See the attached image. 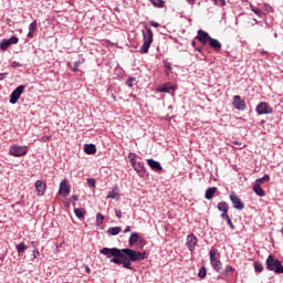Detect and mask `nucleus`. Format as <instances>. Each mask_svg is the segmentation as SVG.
Returning a JSON list of instances; mask_svg holds the SVG:
<instances>
[{
	"mask_svg": "<svg viewBox=\"0 0 283 283\" xmlns=\"http://www.w3.org/2000/svg\"><path fill=\"white\" fill-rule=\"evenodd\" d=\"M0 48L3 51L8 50V48H10V41L8 39L2 40L0 43Z\"/></svg>",
	"mask_w": 283,
	"mask_h": 283,
	"instance_id": "30",
	"label": "nucleus"
},
{
	"mask_svg": "<svg viewBox=\"0 0 283 283\" xmlns=\"http://www.w3.org/2000/svg\"><path fill=\"white\" fill-rule=\"evenodd\" d=\"M211 265L214 269V271H217L218 273L222 271V262L220 260L212 261Z\"/></svg>",
	"mask_w": 283,
	"mask_h": 283,
	"instance_id": "25",
	"label": "nucleus"
},
{
	"mask_svg": "<svg viewBox=\"0 0 283 283\" xmlns=\"http://www.w3.org/2000/svg\"><path fill=\"white\" fill-rule=\"evenodd\" d=\"M254 270L256 273H262V271H264V265H262V263H260V262H255Z\"/></svg>",
	"mask_w": 283,
	"mask_h": 283,
	"instance_id": "32",
	"label": "nucleus"
},
{
	"mask_svg": "<svg viewBox=\"0 0 283 283\" xmlns=\"http://www.w3.org/2000/svg\"><path fill=\"white\" fill-rule=\"evenodd\" d=\"M216 191H218V188L216 187L208 188L205 195L206 200H212L213 196L216 195Z\"/></svg>",
	"mask_w": 283,
	"mask_h": 283,
	"instance_id": "19",
	"label": "nucleus"
},
{
	"mask_svg": "<svg viewBox=\"0 0 283 283\" xmlns=\"http://www.w3.org/2000/svg\"><path fill=\"white\" fill-rule=\"evenodd\" d=\"M138 240H139L138 232H133L129 238V247H134V244H136Z\"/></svg>",
	"mask_w": 283,
	"mask_h": 283,
	"instance_id": "24",
	"label": "nucleus"
},
{
	"mask_svg": "<svg viewBox=\"0 0 283 283\" xmlns=\"http://www.w3.org/2000/svg\"><path fill=\"white\" fill-rule=\"evenodd\" d=\"M221 218H222V220L227 221L231 217H229V212H223V213H221Z\"/></svg>",
	"mask_w": 283,
	"mask_h": 283,
	"instance_id": "46",
	"label": "nucleus"
},
{
	"mask_svg": "<svg viewBox=\"0 0 283 283\" xmlns=\"http://www.w3.org/2000/svg\"><path fill=\"white\" fill-rule=\"evenodd\" d=\"M39 25V23H36V20L33 21L30 25H29V30L31 32H34L36 30V27Z\"/></svg>",
	"mask_w": 283,
	"mask_h": 283,
	"instance_id": "40",
	"label": "nucleus"
},
{
	"mask_svg": "<svg viewBox=\"0 0 283 283\" xmlns=\"http://www.w3.org/2000/svg\"><path fill=\"white\" fill-rule=\"evenodd\" d=\"M197 52H202V48H198V49H197Z\"/></svg>",
	"mask_w": 283,
	"mask_h": 283,
	"instance_id": "61",
	"label": "nucleus"
},
{
	"mask_svg": "<svg viewBox=\"0 0 283 283\" xmlns=\"http://www.w3.org/2000/svg\"><path fill=\"white\" fill-rule=\"evenodd\" d=\"M266 269L268 271H273L274 273H283L282 262L275 259L273 255H269L266 259Z\"/></svg>",
	"mask_w": 283,
	"mask_h": 283,
	"instance_id": "3",
	"label": "nucleus"
},
{
	"mask_svg": "<svg viewBox=\"0 0 283 283\" xmlns=\"http://www.w3.org/2000/svg\"><path fill=\"white\" fill-rule=\"evenodd\" d=\"M28 36H29L30 39H32V36H34V31H30V30H29Z\"/></svg>",
	"mask_w": 283,
	"mask_h": 283,
	"instance_id": "53",
	"label": "nucleus"
},
{
	"mask_svg": "<svg viewBox=\"0 0 283 283\" xmlns=\"http://www.w3.org/2000/svg\"><path fill=\"white\" fill-rule=\"evenodd\" d=\"M84 151H85V154H88L90 156L96 154V145L85 144L84 145Z\"/></svg>",
	"mask_w": 283,
	"mask_h": 283,
	"instance_id": "18",
	"label": "nucleus"
},
{
	"mask_svg": "<svg viewBox=\"0 0 283 283\" xmlns=\"http://www.w3.org/2000/svg\"><path fill=\"white\" fill-rule=\"evenodd\" d=\"M271 180V177L269 175H264L262 178H259L255 180V185H263L264 182H269Z\"/></svg>",
	"mask_w": 283,
	"mask_h": 283,
	"instance_id": "26",
	"label": "nucleus"
},
{
	"mask_svg": "<svg viewBox=\"0 0 283 283\" xmlns=\"http://www.w3.org/2000/svg\"><path fill=\"white\" fill-rule=\"evenodd\" d=\"M72 200H73V202H76V200H78V197L76 195H73Z\"/></svg>",
	"mask_w": 283,
	"mask_h": 283,
	"instance_id": "54",
	"label": "nucleus"
},
{
	"mask_svg": "<svg viewBox=\"0 0 283 283\" xmlns=\"http://www.w3.org/2000/svg\"><path fill=\"white\" fill-rule=\"evenodd\" d=\"M9 154L15 158H21V156H25V154H28V146L13 145L10 147Z\"/></svg>",
	"mask_w": 283,
	"mask_h": 283,
	"instance_id": "5",
	"label": "nucleus"
},
{
	"mask_svg": "<svg viewBox=\"0 0 283 283\" xmlns=\"http://www.w3.org/2000/svg\"><path fill=\"white\" fill-rule=\"evenodd\" d=\"M227 224L230 227V229H235V226H233V221H231V218L227 220Z\"/></svg>",
	"mask_w": 283,
	"mask_h": 283,
	"instance_id": "45",
	"label": "nucleus"
},
{
	"mask_svg": "<svg viewBox=\"0 0 283 283\" xmlns=\"http://www.w3.org/2000/svg\"><path fill=\"white\" fill-rule=\"evenodd\" d=\"M12 66H13V67H19V62H13V63H12Z\"/></svg>",
	"mask_w": 283,
	"mask_h": 283,
	"instance_id": "57",
	"label": "nucleus"
},
{
	"mask_svg": "<svg viewBox=\"0 0 283 283\" xmlns=\"http://www.w3.org/2000/svg\"><path fill=\"white\" fill-rule=\"evenodd\" d=\"M147 165L153 169L154 171H160L163 169V166L160 165V161H156L154 159H147Z\"/></svg>",
	"mask_w": 283,
	"mask_h": 283,
	"instance_id": "15",
	"label": "nucleus"
},
{
	"mask_svg": "<svg viewBox=\"0 0 283 283\" xmlns=\"http://www.w3.org/2000/svg\"><path fill=\"white\" fill-rule=\"evenodd\" d=\"M82 63H85V60L75 62L73 72H78V67L81 66Z\"/></svg>",
	"mask_w": 283,
	"mask_h": 283,
	"instance_id": "38",
	"label": "nucleus"
},
{
	"mask_svg": "<svg viewBox=\"0 0 283 283\" xmlns=\"http://www.w3.org/2000/svg\"><path fill=\"white\" fill-rule=\"evenodd\" d=\"M217 209L222 211V213H229V203H227V201H221L217 205Z\"/></svg>",
	"mask_w": 283,
	"mask_h": 283,
	"instance_id": "20",
	"label": "nucleus"
},
{
	"mask_svg": "<svg viewBox=\"0 0 283 283\" xmlns=\"http://www.w3.org/2000/svg\"><path fill=\"white\" fill-rule=\"evenodd\" d=\"M232 273H235V269H233V266H231V265H227L224 271H223V274L224 275H232Z\"/></svg>",
	"mask_w": 283,
	"mask_h": 283,
	"instance_id": "31",
	"label": "nucleus"
},
{
	"mask_svg": "<svg viewBox=\"0 0 283 283\" xmlns=\"http://www.w3.org/2000/svg\"><path fill=\"white\" fill-rule=\"evenodd\" d=\"M6 76H8V73H0V81H3V78H6Z\"/></svg>",
	"mask_w": 283,
	"mask_h": 283,
	"instance_id": "51",
	"label": "nucleus"
},
{
	"mask_svg": "<svg viewBox=\"0 0 283 283\" xmlns=\"http://www.w3.org/2000/svg\"><path fill=\"white\" fill-rule=\"evenodd\" d=\"M39 255H41V253L39 252V250L34 249L33 250V258H34V260H36L39 258Z\"/></svg>",
	"mask_w": 283,
	"mask_h": 283,
	"instance_id": "47",
	"label": "nucleus"
},
{
	"mask_svg": "<svg viewBox=\"0 0 283 283\" xmlns=\"http://www.w3.org/2000/svg\"><path fill=\"white\" fill-rule=\"evenodd\" d=\"M171 90L176 91V87H174V85H171L170 83H165L157 88V92H171Z\"/></svg>",
	"mask_w": 283,
	"mask_h": 283,
	"instance_id": "17",
	"label": "nucleus"
},
{
	"mask_svg": "<svg viewBox=\"0 0 283 283\" xmlns=\"http://www.w3.org/2000/svg\"><path fill=\"white\" fill-rule=\"evenodd\" d=\"M198 277H200L201 280H205V277H207V269L206 268H201L199 270Z\"/></svg>",
	"mask_w": 283,
	"mask_h": 283,
	"instance_id": "35",
	"label": "nucleus"
},
{
	"mask_svg": "<svg viewBox=\"0 0 283 283\" xmlns=\"http://www.w3.org/2000/svg\"><path fill=\"white\" fill-rule=\"evenodd\" d=\"M253 191L254 193H256V196H260V198H264V190L262 189V187H260L259 184H254Z\"/></svg>",
	"mask_w": 283,
	"mask_h": 283,
	"instance_id": "21",
	"label": "nucleus"
},
{
	"mask_svg": "<svg viewBox=\"0 0 283 283\" xmlns=\"http://www.w3.org/2000/svg\"><path fill=\"white\" fill-rule=\"evenodd\" d=\"M74 213H75L76 218H78L80 220L85 218V209H83V208H75Z\"/></svg>",
	"mask_w": 283,
	"mask_h": 283,
	"instance_id": "23",
	"label": "nucleus"
},
{
	"mask_svg": "<svg viewBox=\"0 0 283 283\" xmlns=\"http://www.w3.org/2000/svg\"><path fill=\"white\" fill-rule=\"evenodd\" d=\"M130 164L137 174H143L145 171V164L143 161H136V159H132Z\"/></svg>",
	"mask_w": 283,
	"mask_h": 283,
	"instance_id": "13",
	"label": "nucleus"
},
{
	"mask_svg": "<svg viewBox=\"0 0 283 283\" xmlns=\"http://www.w3.org/2000/svg\"><path fill=\"white\" fill-rule=\"evenodd\" d=\"M122 266L129 271H134V268H132V261L128 258L126 260H122Z\"/></svg>",
	"mask_w": 283,
	"mask_h": 283,
	"instance_id": "27",
	"label": "nucleus"
},
{
	"mask_svg": "<svg viewBox=\"0 0 283 283\" xmlns=\"http://www.w3.org/2000/svg\"><path fill=\"white\" fill-rule=\"evenodd\" d=\"M255 112L260 115L273 114V107H271L266 102H261L256 106Z\"/></svg>",
	"mask_w": 283,
	"mask_h": 283,
	"instance_id": "8",
	"label": "nucleus"
},
{
	"mask_svg": "<svg viewBox=\"0 0 283 283\" xmlns=\"http://www.w3.org/2000/svg\"><path fill=\"white\" fill-rule=\"evenodd\" d=\"M214 3H218V0H214Z\"/></svg>",
	"mask_w": 283,
	"mask_h": 283,
	"instance_id": "63",
	"label": "nucleus"
},
{
	"mask_svg": "<svg viewBox=\"0 0 283 283\" xmlns=\"http://www.w3.org/2000/svg\"><path fill=\"white\" fill-rule=\"evenodd\" d=\"M197 41H199L200 43H202V45H207V43H209L211 36L203 31L202 29L198 30L197 32V36H196Z\"/></svg>",
	"mask_w": 283,
	"mask_h": 283,
	"instance_id": "10",
	"label": "nucleus"
},
{
	"mask_svg": "<svg viewBox=\"0 0 283 283\" xmlns=\"http://www.w3.org/2000/svg\"><path fill=\"white\" fill-rule=\"evenodd\" d=\"M122 260H127L128 258L130 262H142V260L147 259V253L136 251L129 248L122 249Z\"/></svg>",
	"mask_w": 283,
	"mask_h": 283,
	"instance_id": "1",
	"label": "nucleus"
},
{
	"mask_svg": "<svg viewBox=\"0 0 283 283\" xmlns=\"http://www.w3.org/2000/svg\"><path fill=\"white\" fill-rule=\"evenodd\" d=\"M86 273H91L90 266L85 265Z\"/></svg>",
	"mask_w": 283,
	"mask_h": 283,
	"instance_id": "58",
	"label": "nucleus"
},
{
	"mask_svg": "<svg viewBox=\"0 0 283 283\" xmlns=\"http://www.w3.org/2000/svg\"><path fill=\"white\" fill-rule=\"evenodd\" d=\"M164 65L167 70H171V63L169 62H164Z\"/></svg>",
	"mask_w": 283,
	"mask_h": 283,
	"instance_id": "50",
	"label": "nucleus"
},
{
	"mask_svg": "<svg viewBox=\"0 0 283 283\" xmlns=\"http://www.w3.org/2000/svg\"><path fill=\"white\" fill-rule=\"evenodd\" d=\"M132 231V227L127 226L126 229L124 230V233H129Z\"/></svg>",
	"mask_w": 283,
	"mask_h": 283,
	"instance_id": "52",
	"label": "nucleus"
},
{
	"mask_svg": "<svg viewBox=\"0 0 283 283\" xmlns=\"http://www.w3.org/2000/svg\"><path fill=\"white\" fill-rule=\"evenodd\" d=\"M210 48H212L213 50H216V52H220V50H222V43H220V41L210 38V40L208 41Z\"/></svg>",
	"mask_w": 283,
	"mask_h": 283,
	"instance_id": "16",
	"label": "nucleus"
},
{
	"mask_svg": "<svg viewBox=\"0 0 283 283\" xmlns=\"http://www.w3.org/2000/svg\"><path fill=\"white\" fill-rule=\"evenodd\" d=\"M99 253L108 259L120 258V260H123V250L118 248H103L102 250H99Z\"/></svg>",
	"mask_w": 283,
	"mask_h": 283,
	"instance_id": "4",
	"label": "nucleus"
},
{
	"mask_svg": "<svg viewBox=\"0 0 283 283\" xmlns=\"http://www.w3.org/2000/svg\"><path fill=\"white\" fill-rule=\"evenodd\" d=\"M65 207H70V203L65 202Z\"/></svg>",
	"mask_w": 283,
	"mask_h": 283,
	"instance_id": "62",
	"label": "nucleus"
},
{
	"mask_svg": "<svg viewBox=\"0 0 283 283\" xmlns=\"http://www.w3.org/2000/svg\"><path fill=\"white\" fill-rule=\"evenodd\" d=\"M122 229L120 227H113L108 229V233L109 235H118V233H120Z\"/></svg>",
	"mask_w": 283,
	"mask_h": 283,
	"instance_id": "28",
	"label": "nucleus"
},
{
	"mask_svg": "<svg viewBox=\"0 0 283 283\" xmlns=\"http://www.w3.org/2000/svg\"><path fill=\"white\" fill-rule=\"evenodd\" d=\"M186 244L191 253L196 250V244H198V238H196L193 234H189L187 237Z\"/></svg>",
	"mask_w": 283,
	"mask_h": 283,
	"instance_id": "11",
	"label": "nucleus"
},
{
	"mask_svg": "<svg viewBox=\"0 0 283 283\" xmlns=\"http://www.w3.org/2000/svg\"><path fill=\"white\" fill-rule=\"evenodd\" d=\"M25 92V85H20L18 86L10 96V103L11 105H17V103H19V98H21V94H23Z\"/></svg>",
	"mask_w": 283,
	"mask_h": 283,
	"instance_id": "6",
	"label": "nucleus"
},
{
	"mask_svg": "<svg viewBox=\"0 0 283 283\" xmlns=\"http://www.w3.org/2000/svg\"><path fill=\"white\" fill-rule=\"evenodd\" d=\"M96 218L97 222H103L105 220V216H103L102 213H97Z\"/></svg>",
	"mask_w": 283,
	"mask_h": 283,
	"instance_id": "44",
	"label": "nucleus"
},
{
	"mask_svg": "<svg viewBox=\"0 0 283 283\" xmlns=\"http://www.w3.org/2000/svg\"><path fill=\"white\" fill-rule=\"evenodd\" d=\"M149 23L153 28H159L160 27V24L158 22H155V21H150Z\"/></svg>",
	"mask_w": 283,
	"mask_h": 283,
	"instance_id": "49",
	"label": "nucleus"
},
{
	"mask_svg": "<svg viewBox=\"0 0 283 283\" xmlns=\"http://www.w3.org/2000/svg\"><path fill=\"white\" fill-rule=\"evenodd\" d=\"M70 191H71V188H70V185H67V181L65 179L62 180L60 184L59 193H62L64 195V197H66V196H70Z\"/></svg>",
	"mask_w": 283,
	"mask_h": 283,
	"instance_id": "14",
	"label": "nucleus"
},
{
	"mask_svg": "<svg viewBox=\"0 0 283 283\" xmlns=\"http://www.w3.org/2000/svg\"><path fill=\"white\" fill-rule=\"evenodd\" d=\"M8 41L10 45H17V43H19V38L13 35L10 39H8Z\"/></svg>",
	"mask_w": 283,
	"mask_h": 283,
	"instance_id": "37",
	"label": "nucleus"
},
{
	"mask_svg": "<svg viewBox=\"0 0 283 283\" xmlns=\"http://www.w3.org/2000/svg\"><path fill=\"white\" fill-rule=\"evenodd\" d=\"M18 253H23V251H25L27 247H25V243L24 242H21L19 243L17 247H15Z\"/></svg>",
	"mask_w": 283,
	"mask_h": 283,
	"instance_id": "34",
	"label": "nucleus"
},
{
	"mask_svg": "<svg viewBox=\"0 0 283 283\" xmlns=\"http://www.w3.org/2000/svg\"><path fill=\"white\" fill-rule=\"evenodd\" d=\"M31 245L33 247V249H36V241H32Z\"/></svg>",
	"mask_w": 283,
	"mask_h": 283,
	"instance_id": "56",
	"label": "nucleus"
},
{
	"mask_svg": "<svg viewBox=\"0 0 283 283\" xmlns=\"http://www.w3.org/2000/svg\"><path fill=\"white\" fill-rule=\"evenodd\" d=\"M136 81V78L134 77H129L127 81H126V85H128V87H134V82Z\"/></svg>",
	"mask_w": 283,
	"mask_h": 283,
	"instance_id": "41",
	"label": "nucleus"
},
{
	"mask_svg": "<svg viewBox=\"0 0 283 283\" xmlns=\"http://www.w3.org/2000/svg\"><path fill=\"white\" fill-rule=\"evenodd\" d=\"M230 200L234 209H238L239 211L244 209V202H242V199H240V197H238L234 191L230 193Z\"/></svg>",
	"mask_w": 283,
	"mask_h": 283,
	"instance_id": "9",
	"label": "nucleus"
},
{
	"mask_svg": "<svg viewBox=\"0 0 283 283\" xmlns=\"http://www.w3.org/2000/svg\"><path fill=\"white\" fill-rule=\"evenodd\" d=\"M46 189H48V186L45 185V182L41 180L35 181V191L38 196H44Z\"/></svg>",
	"mask_w": 283,
	"mask_h": 283,
	"instance_id": "12",
	"label": "nucleus"
},
{
	"mask_svg": "<svg viewBox=\"0 0 283 283\" xmlns=\"http://www.w3.org/2000/svg\"><path fill=\"white\" fill-rule=\"evenodd\" d=\"M218 258H220V254L218 253L217 249H211L210 250V262L213 263L217 260H219Z\"/></svg>",
	"mask_w": 283,
	"mask_h": 283,
	"instance_id": "22",
	"label": "nucleus"
},
{
	"mask_svg": "<svg viewBox=\"0 0 283 283\" xmlns=\"http://www.w3.org/2000/svg\"><path fill=\"white\" fill-rule=\"evenodd\" d=\"M151 43H154V32H151L150 28L146 27V31H143V44L139 50L140 54H148Z\"/></svg>",
	"mask_w": 283,
	"mask_h": 283,
	"instance_id": "2",
	"label": "nucleus"
},
{
	"mask_svg": "<svg viewBox=\"0 0 283 283\" xmlns=\"http://www.w3.org/2000/svg\"><path fill=\"white\" fill-rule=\"evenodd\" d=\"M118 191L116 190H112L108 192L107 197L106 198H112L113 200H116L118 198Z\"/></svg>",
	"mask_w": 283,
	"mask_h": 283,
	"instance_id": "33",
	"label": "nucleus"
},
{
	"mask_svg": "<svg viewBox=\"0 0 283 283\" xmlns=\"http://www.w3.org/2000/svg\"><path fill=\"white\" fill-rule=\"evenodd\" d=\"M220 3L222 6V8H224V6H227V1L226 0H220Z\"/></svg>",
	"mask_w": 283,
	"mask_h": 283,
	"instance_id": "55",
	"label": "nucleus"
},
{
	"mask_svg": "<svg viewBox=\"0 0 283 283\" xmlns=\"http://www.w3.org/2000/svg\"><path fill=\"white\" fill-rule=\"evenodd\" d=\"M42 143H49V140H52V136H43L41 137Z\"/></svg>",
	"mask_w": 283,
	"mask_h": 283,
	"instance_id": "43",
	"label": "nucleus"
},
{
	"mask_svg": "<svg viewBox=\"0 0 283 283\" xmlns=\"http://www.w3.org/2000/svg\"><path fill=\"white\" fill-rule=\"evenodd\" d=\"M188 1H196V0H188Z\"/></svg>",
	"mask_w": 283,
	"mask_h": 283,
	"instance_id": "64",
	"label": "nucleus"
},
{
	"mask_svg": "<svg viewBox=\"0 0 283 283\" xmlns=\"http://www.w3.org/2000/svg\"><path fill=\"white\" fill-rule=\"evenodd\" d=\"M87 185H88V187H91V189H94V187H96V180L87 179Z\"/></svg>",
	"mask_w": 283,
	"mask_h": 283,
	"instance_id": "42",
	"label": "nucleus"
},
{
	"mask_svg": "<svg viewBox=\"0 0 283 283\" xmlns=\"http://www.w3.org/2000/svg\"><path fill=\"white\" fill-rule=\"evenodd\" d=\"M191 45H192L193 48H196V41H192V42H191Z\"/></svg>",
	"mask_w": 283,
	"mask_h": 283,
	"instance_id": "59",
	"label": "nucleus"
},
{
	"mask_svg": "<svg viewBox=\"0 0 283 283\" xmlns=\"http://www.w3.org/2000/svg\"><path fill=\"white\" fill-rule=\"evenodd\" d=\"M115 216L120 220V218H123V212H120V210H115Z\"/></svg>",
	"mask_w": 283,
	"mask_h": 283,
	"instance_id": "48",
	"label": "nucleus"
},
{
	"mask_svg": "<svg viewBox=\"0 0 283 283\" xmlns=\"http://www.w3.org/2000/svg\"><path fill=\"white\" fill-rule=\"evenodd\" d=\"M233 145H240V142L235 140L233 142Z\"/></svg>",
	"mask_w": 283,
	"mask_h": 283,
	"instance_id": "60",
	"label": "nucleus"
},
{
	"mask_svg": "<svg viewBox=\"0 0 283 283\" xmlns=\"http://www.w3.org/2000/svg\"><path fill=\"white\" fill-rule=\"evenodd\" d=\"M251 10L252 12H254V14H256L258 17H262V11L253 6H251Z\"/></svg>",
	"mask_w": 283,
	"mask_h": 283,
	"instance_id": "39",
	"label": "nucleus"
},
{
	"mask_svg": "<svg viewBox=\"0 0 283 283\" xmlns=\"http://www.w3.org/2000/svg\"><path fill=\"white\" fill-rule=\"evenodd\" d=\"M232 105L234 109H238L239 112H244L247 109V103L244 99H242V97H240V95H235L233 97Z\"/></svg>",
	"mask_w": 283,
	"mask_h": 283,
	"instance_id": "7",
	"label": "nucleus"
},
{
	"mask_svg": "<svg viewBox=\"0 0 283 283\" xmlns=\"http://www.w3.org/2000/svg\"><path fill=\"white\" fill-rule=\"evenodd\" d=\"M150 3L156 8H165V1L163 0H150Z\"/></svg>",
	"mask_w": 283,
	"mask_h": 283,
	"instance_id": "29",
	"label": "nucleus"
},
{
	"mask_svg": "<svg viewBox=\"0 0 283 283\" xmlns=\"http://www.w3.org/2000/svg\"><path fill=\"white\" fill-rule=\"evenodd\" d=\"M111 262L113 264H123V259H120V256H113V259H111Z\"/></svg>",
	"mask_w": 283,
	"mask_h": 283,
	"instance_id": "36",
	"label": "nucleus"
}]
</instances>
